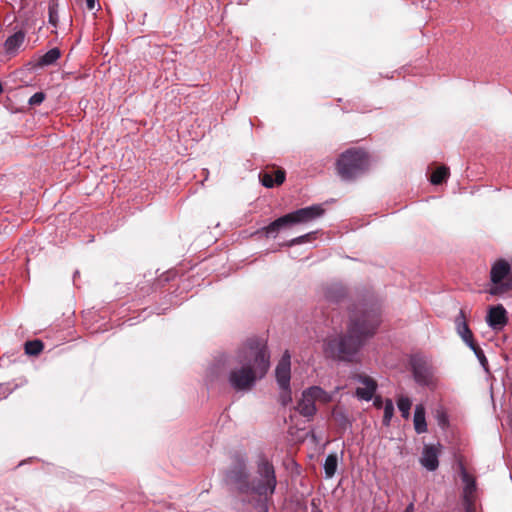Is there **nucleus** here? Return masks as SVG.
<instances>
[{
    "instance_id": "obj_28",
    "label": "nucleus",
    "mask_w": 512,
    "mask_h": 512,
    "mask_svg": "<svg viewBox=\"0 0 512 512\" xmlns=\"http://www.w3.org/2000/svg\"><path fill=\"white\" fill-rule=\"evenodd\" d=\"M394 415V404L391 399H386L384 404L383 425L389 426Z\"/></svg>"
},
{
    "instance_id": "obj_16",
    "label": "nucleus",
    "mask_w": 512,
    "mask_h": 512,
    "mask_svg": "<svg viewBox=\"0 0 512 512\" xmlns=\"http://www.w3.org/2000/svg\"><path fill=\"white\" fill-rule=\"evenodd\" d=\"M456 330L461 339L467 344V346H471L473 339V333L470 330L463 310H460L459 316L455 320Z\"/></svg>"
},
{
    "instance_id": "obj_31",
    "label": "nucleus",
    "mask_w": 512,
    "mask_h": 512,
    "mask_svg": "<svg viewBox=\"0 0 512 512\" xmlns=\"http://www.w3.org/2000/svg\"><path fill=\"white\" fill-rule=\"evenodd\" d=\"M45 100V94L43 92H36L34 93L28 103L30 105H40Z\"/></svg>"
},
{
    "instance_id": "obj_12",
    "label": "nucleus",
    "mask_w": 512,
    "mask_h": 512,
    "mask_svg": "<svg viewBox=\"0 0 512 512\" xmlns=\"http://www.w3.org/2000/svg\"><path fill=\"white\" fill-rule=\"evenodd\" d=\"M356 380L363 385L356 389V396L360 400L370 401L377 389V383L369 376L357 375Z\"/></svg>"
},
{
    "instance_id": "obj_14",
    "label": "nucleus",
    "mask_w": 512,
    "mask_h": 512,
    "mask_svg": "<svg viewBox=\"0 0 512 512\" xmlns=\"http://www.w3.org/2000/svg\"><path fill=\"white\" fill-rule=\"evenodd\" d=\"M26 34L24 31L19 30L9 36L4 42V50L8 56H15L18 54L21 46L25 41Z\"/></svg>"
},
{
    "instance_id": "obj_8",
    "label": "nucleus",
    "mask_w": 512,
    "mask_h": 512,
    "mask_svg": "<svg viewBox=\"0 0 512 512\" xmlns=\"http://www.w3.org/2000/svg\"><path fill=\"white\" fill-rule=\"evenodd\" d=\"M226 481L236 486L240 494H250V483L248 480V472L244 461L236 462L226 472Z\"/></svg>"
},
{
    "instance_id": "obj_17",
    "label": "nucleus",
    "mask_w": 512,
    "mask_h": 512,
    "mask_svg": "<svg viewBox=\"0 0 512 512\" xmlns=\"http://www.w3.org/2000/svg\"><path fill=\"white\" fill-rule=\"evenodd\" d=\"M414 429L417 434L427 432V423L425 418V407L422 404H417L414 411Z\"/></svg>"
},
{
    "instance_id": "obj_10",
    "label": "nucleus",
    "mask_w": 512,
    "mask_h": 512,
    "mask_svg": "<svg viewBox=\"0 0 512 512\" xmlns=\"http://www.w3.org/2000/svg\"><path fill=\"white\" fill-rule=\"evenodd\" d=\"M291 356L288 350L284 352L276 366L275 376L279 388H288L291 379Z\"/></svg>"
},
{
    "instance_id": "obj_38",
    "label": "nucleus",
    "mask_w": 512,
    "mask_h": 512,
    "mask_svg": "<svg viewBox=\"0 0 512 512\" xmlns=\"http://www.w3.org/2000/svg\"><path fill=\"white\" fill-rule=\"evenodd\" d=\"M78 274H79V272H78V271H75V273H74V278H75V277H78Z\"/></svg>"
},
{
    "instance_id": "obj_35",
    "label": "nucleus",
    "mask_w": 512,
    "mask_h": 512,
    "mask_svg": "<svg viewBox=\"0 0 512 512\" xmlns=\"http://www.w3.org/2000/svg\"><path fill=\"white\" fill-rule=\"evenodd\" d=\"M381 404H382L381 399L380 398H376L375 401H374V405L377 406V407H380Z\"/></svg>"
},
{
    "instance_id": "obj_9",
    "label": "nucleus",
    "mask_w": 512,
    "mask_h": 512,
    "mask_svg": "<svg viewBox=\"0 0 512 512\" xmlns=\"http://www.w3.org/2000/svg\"><path fill=\"white\" fill-rule=\"evenodd\" d=\"M460 477L463 482L462 500L466 512H475L477 485L475 478L470 475L463 465L460 466Z\"/></svg>"
},
{
    "instance_id": "obj_18",
    "label": "nucleus",
    "mask_w": 512,
    "mask_h": 512,
    "mask_svg": "<svg viewBox=\"0 0 512 512\" xmlns=\"http://www.w3.org/2000/svg\"><path fill=\"white\" fill-rule=\"evenodd\" d=\"M346 295L345 287L340 283H332L325 289V297L332 302H338Z\"/></svg>"
},
{
    "instance_id": "obj_6",
    "label": "nucleus",
    "mask_w": 512,
    "mask_h": 512,
    "mask_svg": "<svg viewBox=\"0 0 512 512\" xmlns=\"http://www.w3.org/2000/svg\"><path fill=\"white\" fill-rule=\"evenodd\" d=\"M258 479H255L250 485V494H256L260 497L272 496L277 485L275 470L267 459L262 458L257 466Z\"/></svg>"
},
{
    "instance_id": "obj_15",
    "label": "nucleus",
    "mask_w": 512,
    "mask_h": 512,
    "mask_svg": "<svg viewBox=\"0 0 512 512\" xmlns=\"http://www.w3.org/2000/svg\"><path fill=\"white\" fill-rule=\"evenodd\" d=\"M297 411L304 417L311 419L316 413L315 401L311 395H307V389L303 391L302 397L299 400Z\"/></svg>"
},
{
    "instance_id": "obj_27",
    "label": "nucleus",
    "mask_w": 512,
    "mask_h": 512,
    "mask_svg": "<svg viewBox=\"0 0 512 512\" xmlns=\"http://www.w3.org/2000/svg\"><path fill=\"white\" fill-rule=\"evenodd\" d=\"M43 350V343L40 340L27 341L25 343V353L36 356Z\"/></svg>"
},
{
    "instance_id": "obj_25",
    "label": "nucleus",
    "mask_w": 512,
    "mask_h": 512,
    "mask_svg": "<svg viewBox=\"0 0 512 512\" xmlns=\"http://www.w3.org/2000/svg\"><path fill=\"white\" fill-rule=\"evenodd\" d=\"M58 21H59L58 2H57V0H50L49 6H48V22L54 28H56Z\"/></svg>"
},
{
    "instance_id": "obj_26",
    "label": "nucleus",
    "mask_w": 512,
    "mask_h": 512,
    "mask_svg": "<svg viewBox=\"0 0 512 512\" xmlns=\"http://www.w3.org/2000/svg\"><path fill=\"white\" fill-rule=\"evenodd\" d=\"M434 418L436 419L437 421V424L441 427V428H446L449 424V420H448V415L446 413V410L442 407V406H438L434 412Z\"/></svg>"
},
{
    "instance_id": "obj_24",
    "label": "nucleus",
    "mask_w": 512,
    "mask_h": 512,
    "mask_svg": "<svg viewBox=\"0 0 512 512\" xmlns=\"http://www.w3.org/2000/svg\"><path fill=\"white\" fill-rule=\"evenodd\" d=\"M397 406L401 415L404 419H408L410 417V409L412 406V401L407 396H400L397 400Z\"/></svg>"
},
{
    "instance_id": "obj_13",
    "label": "nucleus",
    "mask_w": 512,
    "mask_h": 512,
    "mask_svg": "<svg viewBox=\"0 0 512 512\" xmlns=\"http://www.w3.org/2000/svg\"><path fill=\"white\" fill-rule=\"evenodd\" d=\"M439 449L434 445H425L420 457L421 465L428 471H435L439 466Z\"/></svg>"
},
{
    "instance_id": "obj_21",
    "label": "nucleus",
    "mask_w": 512,
    "mask_h": 512,
    "mask_svg": "<svg viewBox=\"0 0 512 512\" xmlns=\"http://www.w3.org/2000/svg\"><path fill=\"white\" fill-rule=\"evenodd\" d=\"M307 395H311L314 401H320L322 403H328L332 401V394L326 392L319 386H312L307 389Z\"/></svg>"
},
{
    "instance_id": "obj_7",
    "label": "nucleus",
    "mask_w": 512,
    "mask_h": 512,
    "mask_svg": "<svg viewBox=\"0 0 512 512\" xmlns=\"http://www.w3.org/2000/svg\"><path fill=\"white\" fill-rule=\"evenodd\" d=\"M411 367L414 380L418 385L429 388L436 385L434 368L428 360L414 356L411 359Z\"/></svg>"
},
{
    "instance_id": "obj_19",
    "label": "nucleus",
    "mask_w": 512,
    "mask_h": 512,
    "mask_svg": "<svg viewBox=\"0 0 512 512\" xmlns=\"http://www.w3.org/2000/svg\"><path fill=\"white\" fill-rule=\"evenodd\" d=\"M61 56V52L58 48H52L47 51L44 55L40 56L35 63V67L42 68L54 64Z\"/></svg>"
},
{
    "instance_id": "obj_1",
    "label": "nucleus",
    "mask_w": 512,
    "mask_h": 512,
    "mask_svg": "<svg viewBox=\"0 0 512 512\" xmlns=\"http://www.w3.org/2000/svg\"><path fill=\"white\" fill-rule=\"evenodd\" d=\"M239 364L228 373V383L236 392L246 393L253 389L270 367V355L266 345L259 339H248L237 351Z\"/></svg>"
},
{
    "instance_id": "obj_23",
    "label": "nucleus",
    "mask_w": 512,
    "mask_h": 512,
    "mask_svg": "<svg viewBox=\"0 0 512 512\" xmlns=\"http://www.w3.org/2000/svg\"><path fill=\"white\" fill-rule=\"evenodd\" d=\"M449 176V169L446 166L437 168L430 177V181L434 185H439L445 181Z\"/></svg>"
},
{
    "instance_id": "obj_33",
    "label": "nucleus",
    "mask_w": 512,
    "mask_h": 512,
    "mask_svg": "<svg viewBox=\"0 0 512 512\" xmlns=\"http://www.w3.org/2000/svg\"><path fill=\"white\" fill-rule=\"evenodd\" d=\"M266 499L267 497H265V501H260L258 503V509L260 512H269V509H268V506H267V503H266Z\"/></svg>"
},
{
    "instance_id": "obj_36",
    "label": "nucleus",
    "mask_w": 512,
    "mask_h": 512,
    "mask_svg": "<svg viewBox=\"0 0 512 512\" xmlns=\"http://www.w3.org/2000/svg\"><path fill=\"white\" fill-rule=\"evenodd\" d=\"M412 509H413V504H410V505L407 507V509H406V511H405V512H411V511H412Z\"/></svg>"
},
{
    "instance_id": "obj_5",
    "label": "nucleus",
    "mask_w": 512,
    "mask_h": 512,
    "mask_svg": "<svg viewBox=\"0 0 512 512\" xmlns=\"http://www.w3.org/2000/svg\"><path fill=\"white\" fill-rule=\"evenodd\" d=\"M510 290H512L511 266L505 259H498L492 264L487 292L492 296H502Z\"/></svg>"
},
{
    "instance_id": "obj_22",
    "label": "nucleus",
    "mask_w": 512,
    "mask_h": 512,
    "mask_svg": "<svg viewBox=\"0 0 512 512\" xmlns=\"http://www.w3.org/2000/svg\"><path fill=\"white\" fill-rule=\"evenodd\" d=\"M338 458L336 454H329L324 462V472L326 478H332L337 470Z\"/></svg>"
},
{
    "instance_id": "obj_4",
    "label": "nucleus",
    "mask_w": 512,
    "mask_h": 512,
    "mask_svg": "<svg viewBox=\"0 0 512 512\" xmlns=\"http://www.w3.org/2000/svg\"><path fill=\"white\" fill-rule=\"evenodd\" d=\"M369 167L368 154L362 149H348L337 161V171L343 180H352Z\"/></svg>"
},
{
    "instance_id": "obj_20",
    "label": "nucleus",
    "mask_w": 512,
    "mask_h": 512,
    "mask_svg": "<svg viewBox=\"0 0 512 512\" xmlns=\"http://www.w3.org/2000/svg\"><path fill=\"white\" fill-rule=\"evenodd\" d=\"M261 183L267 188H272L274 185H280L285 180V172L283 170H277L275 177L270 173H264L260 175Z\"/></svg>"
},
{
    "instance_id": "obj_2",
    "label": "nucleus",
    "mask_w": 512,
    "mask_h": 512,
    "mask_svg": "<svg viewBox=\"0 0 512 512\" xmlns=\"http://www.w3.org/2000/svg\"><path fill=\"white\" fill-rule=\"evenodd\" d=\"M378 325L377 315L366 311L360 318L351 320L346 335L327 341L326 353L339 360L352 361L365 340L374 334Z\"/></svg>"
},
{
    "instance_id": "obj_32",
    "label": "nucleus",
    "mask_w": 512,
    "mask_h": 512,
    "mask_svg": "<svg viewBox=\"0 0 512 512\" xmlns=\"http://www.w3.org/2000/svg\"><path fill=\"white\" fill-rule=\"evenodd\" d=\"M310 237V234H306V235H302V236H299V237H296L292 240H290L287 245L288 246H293V245H297V244H302L304 243L306 240H308V238Z\"/></svg>"
},
{
    "instance_id": "obj_39",
    "label": "nucleus",
    "mask_w": 512,
    "mask_h": 512,
    "mask_svg": "<svg viewBox=\"0 0 512 512\" xmlns=\"http://www.w3.org/2000/svg\"><path fill=\"white\" fill-rule=\"evenodd\" d=\"M78 274H79V272H78V271H75V273H74V278H75V277H78Z\"/></svg>"
},
{
    "instance_id": "obj_11",
    "label": "nucleus",
    "mask_w": 512,
    "mask_h": 512,
    "mask_svg": "<svg viewBox=\"0 0 512 512\" xmlns=\"http://www.w3.org/2000/svg\"><path fill=\"white\" fill-rule=\"evenodd\" d=\"M486 321L493 330H502L508 322L507 311L504 306L502 304L491 306L488 310Z\"/></svg>"
},
{
    "instance_id": "obj_30",
    "label": "nucleus",
    "mask_w": 512,
    "mask_h": 512,
    "mask_svg": "<svg viewBox=\"0 0 512 512\" xmlns=\"http://www.w3.org/2000/svg\"><path fill=\"white\" fill-rule=\"evenodd\" d=\"M280 390V401L282 405H287L292 401L290 386L288 388H280Z\"/></svg>"
},
{
    "instance_id": "obj_3",
    "label": "nucleus",
    "mask_w": 512,
    "mask_h": 512,
    "mask_svg": "<svg viewBox=\"0 0 512 512\" xmlns=\"http://www.w3.org/2000/svg\"><path fill=\"white\" fill-rule=\"evenodd\" d=\"M323 214L324 209L321 205L301 208L277 218L268 226L264 227L262 231L267 238H275L281 229L295 224L311 222L321 217Z\"/></svg>"
},
{
    "instance_id": "obj_34",
    "label": "nucleus",
    "mask_w": 512,
    "mask_h": 512,
    "mask_svg": "<svg viewBox=\"0 0 512 512\" xmlns=\"http://www.w3.org/2000/svg\"><path fill=\"white\" fill-rule=\"evenodd\" d=\"M86 6L89 10H93L96 7V0H86Z\"/></svg>"
},
{
    "instance_id": "obj_37",
    "label": "nucleus",
    "mask_w": 512,
    "mask_h": 512,
    "mask_svg": "<svg viewBox=\"0 0 512 512\" xmlns=\"http://www.w3.org/2000/svg\"><path fill=\"white\" fill-rule=\"evenodd\" d=\"M3 92L2 84L0 83V94Z\"/></svg>"
},
{
    "instance_id": "obj_29",
    "label": "nucleus",
    "mask_w": 512,
    "mask_h": 512,
    "mask_svg": "<svg viewBox=\"0 0 512 512\" xmlns=\"http://www.w3.org/2000/svg\"><path fill=\"white\" fill-rule=\"evenodd\" d=\"M476 355V357L479 359L481 364L484 366L485 363H487V359L484 355L483 350L474 342H472L471 346H468Z\"/></svg>"
}]
</instances>
